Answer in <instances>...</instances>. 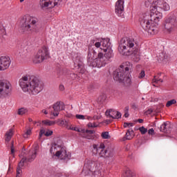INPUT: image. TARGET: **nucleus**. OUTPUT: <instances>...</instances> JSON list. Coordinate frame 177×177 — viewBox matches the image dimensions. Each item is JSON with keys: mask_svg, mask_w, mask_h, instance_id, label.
<instances>
[{"mask_svg": "<svg viewBox=\"0 0 177 177\" xmlns=\"http://www.w3.org/2000/svg\"><path fill=\"white\" fill-rule=\"evenodd\" d=\"M118 52L122 56L133 55V59L138 63L140 61V53L138 48V43L135 39L131 37H123L119 41L118 47Z\"/></svg>", "mask_w": 177, "mask_h": 177, "instance_id": "1", "label": "nucleus"}, {"mask_svg": "<svg viewBox=\"0 0 177 177\" xmlns=\"http://www.w3.org/2000/svg\"><path fill=\"white\" fill-rule=\"evenodd\" d=\"M95 55L96 56V52L93 50L88 52L87 57L88 64L90 67H98V68L104 67L106 64H109L110 63V59L114 56L113 50H108L107 51L102 50L98 53L97 58H95Z\"/></svg>", "mask_w": 177, "mask_h": 177, "instance_id": "2", "label": "nucleus"}, {"mask_svg": "<svg viewBox=\"0 0 177 177\" xmlns=\"http://www.w3.org/2000/svg\"><path fill=\"white\" fill-rule=\"evenodd\" d=\"M42 28V23L35 17L25 15L21 20V30L22 32L38 34Z\"/></svg>", "mask_w": 177, "mask_h": 177, "instance_id": "3", "label": "nucleus"}, {"mask_svg": "<svg viewBox=\"0 0 177 177\" xmlns=\"http://www.w3.org/2000/svg\"><path fill=\"white\" fill-rule=\"evenodd\" d=\"M19 86L24 92H29L32 95H38L41 92L39 80L34 76L29 78L27 76L22 77L19 80Z\"/></svg>", "mask_w": 177, "mask_h": 177, "instance_id": "4", "label": "nucleus"}, {"mask_svg": "<svg viewBox=\"0 0 177 177\" xmlns=\"http://www.w3.org/2000/svg\"><path fill=\"white\" fill-rule=\"evenodd\" d=\"M106 146L104 143L100 145L94 144L93 145V153L95 156H99V157H104L107 160H111L114 161L115 160V151L113 147H108L106 149Z\"/></svg>", "mask_w": 177, "mask_h": 177, "instance_id": "5", "label": "nucleus"}, {"mask_svg": "<svg viewBox=\"0 0 177 177\" xmlns=\"http://www.w3.org/2000/svg\"><path fill=\"white\" fill-rule=\"evenodd\" d=\"M162 10H165V8H160L157 6L151 7L150 9V21L152 24H156V27L158 26V21L162 19Z\"/></svg>", "mask_w": 177, "mask_h": 177, "instance_id": "6", "label": "nucleus"}, {"mask_svg": "<svg viewBox=\"0 0 177 177\" xmlns=\"http://www.w3.org/2000/svg\"><path fill=\"white\" fill-rule=\"evenodd\" d=\"M140 26L145 31H147L151 35L157 34L158 31V28H157L156 24H152L151 21H150L148 16L144 17V18L140 20Z\"/></svg>", "mask_w": 177, "mask_h": 177, "instance_id": "7", "label": "nucleus"}, {"mask_svg": "<svg viewBox=\"0 0 177 177\" xmlns=\"http://www.w3.org/2000/svg\"><path fill=\"white\" fill-rule=\"evenodd\" d=\"M47 59H49V51H48L46 46H43L38 50L37 55L33 58V63L35 64H39V63H42L44 60H47Z\"/></svg>", "mask_w": 177, "mask_h": 177, "instance_id": "8", "label": "nucleus"}, {"mask_svg": "<svg viewBox=\"0 0 177 177\" xmlns=\"http://www.w3.org/2000/svg\"><path fill=\"white\" fill-rule=\"evenodd\" d=\"M85 168H87L91 172H93L95 176H102L100 164H97L96 161L91 160H87L84 164V169H85Z\"/></svg>", "mask_w": 177, "mask_h": 177, "instance_id": "9", "label": "nucleus"}, {"mask_svg": "<svg viewBox=\"0 0 177 177\" xmlns=\"http://www.w3.org/2000/svg\"><path fill=\"white\" fill-rule=\"evenodd\" d=\"M165 28L167 32H172L177 26V17L175 15H170L165 20Z\"/></svg>", "mask_w": 177, "mask_h": 177, "instance_id": "10", "label": "nucleus"}, {"mask_svg": "<svg viewBox=\"0 0 177 177\" xmlns=\"http://www.w3.org/2000/svg\"><path fill=\"white\" fill-rule=\"evenodd\" d=\"M145 6L147 8H151L156 6V8H164L165 10H169V5L164 1V0H145Z\"/></svg>", "mask_w": 177, "mask_h": 177, "instance_id": "11", "label": "nucleus"}, {"mask_svg": "<svg viewBox=\"0 0 177 177\" xmlns=\"http://www.w3.org/2000/svg\"><path fill=\"white\" fill-rule=\"evenodd\" d=\"M125 71L121 67L120 69H117L113 73V80L115 81H118L119 82H122V80L124 75H128V71H129V67L127 66L124 68Z\"/></svg>", "mask_w": 177, "mask_h": 177, "instance_id": "12", "label": "nucleus"}, {"mask_svg": "<svg viewBox=\"0 0 177 177\" xmlns=\"http://www.w3.org/2000/svg\"><path fill=\"white\" fill-rule=\"evenodd\" d=\"M12 92L10 84L6 82L0 81V97H6Z\"/></svg>", "mask_w": 177, "mask_h": 177, "instance_id": "13", "label": "nucleus"}, {"mask_svg": "<svg viewBox=\"0 0 177 177\" xmlns=\"http://www.w3.org/2000/svg\"><path fill=\"white\" fill-rule=\"evenodd\" d=\"M63 0H40V6L41 8H49L52 9V8H55V6H57L60 2H62Z\"/></svg>", "mask_w": 177, "mask_h": 177, "instance_id": "14", "label": "nucleus"}, {"mask_svg": "<svg viewBox=\"0 0 177 177\" xmlns=\"http://www.w3.org/2000/svg\"><path fill=\"white\" fill-rule=\"evenodd\" d=\"M12 60L10 57L8 56H1L0 57V71H5L10 67Z\"/></svg>", "mask_w": 177, "mask_h": 177, "instance_id": "15", "label": "nucleus"}, {"mask_svg": "<svg viewBox=\"0 0 177 177\" xmlns=\"http://www.w3.org/2000/svg\"><path fill=\"white\" fill-rule=\"evenodd\" d=\"M124 2L125 1L124 0H118L115 3V12L119 17H124Z\"/></svg>", "mask_w": 177, "mask_h": 177, "instance_id": "16", "label": "nucleus"}, {"mask_svg": "<svg viewBox=\"0 0 177 177\" xmlns=\"http://www.w3.org/2000/svg\"><path fill=\"white\" fill-rule=\"evenodd\" d=\"M38 146L36 145L34 148V150L29 152V156L28 157H23L21 160L24 164L25 162H32L35 158H37V152L38 151Z\"/></svg>", "mask_w": 177, "mask_h": 177, "instance_id": "17", "label": "nucleus"}, {"mask_svg": "<svg viewBox=\"0 0 177 177\" xmlns=\"http://www.w3.org/2000/svg\"><path fill=\"white\" fill-rule=\"evenodd\" d=\"M53 115L54 117H57L59 115V113L66 109V106L64 105V102H57L53 105Z\"/></svg>", "mask_w": 177, "mask_h": 177, "instance_id": "18", "label": "nucleus"}, {"mask_svg": "<svg viewBox=\"0 0 177 177\" xmlns=\"http://www.w3.org/2000/svg\"><path fill=\"white\" fill-rule=\"evenodd\" d=\"M105 115H106V117H109L110 118H113V120H118L119 118H121L122 114L120 111L109 109V111H106Z\"/></svg>", "mask_w": 177, "mask_h": 177, "instance_id": "19", "label": "nucleus"}, {"mask_svg": "<svg viewBox=\"0 0 177 177\" xmlns=\"http://www.w3.org/2000/svg\"><path fill=\"white\" fill-rule=\"evenodd\" d=\"M55 157H59L61 160H67L68 158V155H67V151L64 147H61V149L59 151H57L55 154Z\"/></svg>", "mask_w": 177, "mask_h": 177, "instance_id": "20", "label": "nucleus"}, {"mask_svg": "<svg viewBox=\"0 0 177 177\" xmlns=\"http://www.w3.org/2000/svg\"><path fill=\"white\" fill-rule=\"evenodd\" d=\"M82 132L83 134L82 137L85 139H88L89 140H92L93 139V133H95V131L93 130H86L82 129Z\"/></svg>", "mask_w": 177, "mask_h": 177, "instance_id": "21", "label": "nucleus"}, {"mask_svg": "<svg viewBox=\"0 0 177 177\" xmlns=\"http://www.w3.org/2000/svg\"><path fill=\"white\" fill-rule=\"evenodd\" d=\"M102 46L104 48L102 51L107 52V50H113L111 49V43H110V39L106 38L102 39Z\"/></svg>", "mask_w": 177, "mask_h": 177, "instance_id": "22", "label": "nucleus"}, {"mask_svg": "<svg viewBox=\"0 0 177 177\" xmlns=\"http://www.w3.org/2000/svg\"><path fill=\"white\" fill-rule=\"evenodd\" d=\"M169 129H171V123L169 122H165L161 126L160 131V132H163L165 133H169Z\"/></svg>", "mask_w": 177, "mask_h": 177, "instance_id": "23", "label": "nucleus"}, {"mask_svg": "<svg viewBox=\"0 0 177 177\" xmlns=\"http://www.w3.org/2000/svg\"><path fill=\"white\" fill-rule=\"evenodd\" d=\"M63 145H62V144L59 145L56 142H54V144H53L51 145V147L50 149V153L51 154H53V156H55L56 154V153H57V151H59V150L57 149H59V150L62 149V147Z\"/></svg>", "mask_w": 177, "mask_h": 177, "instance_id": "24", "label": "nucleus"}, {"mask_svg": "<svg viewBox=\"0 0 177 177\" xmlns=\"http://www.w3.org/2000/svg\"><path fill=\"white\" fill-rule=\"evenodd\" d=\"M129 75V72H128V74L125 75L122 80V82L124 84V86H131V85H132V80H131V77Z\"/></svg>", "mask_w": 177, "mask_h": 177, "instance_id": "25", "label": "nucleus"}, {"mask_svg": "<svg viewBox=\"0 0 177 177\" xmlns=\"http://www.w3.org/2000/svg\"><path fill=\"white\" fill-rule=\"evenodd\" d=\"M24 167V162L23 161H20L19 162L18 167H17V176L16 177H21V174L23 173V171L21 170V168Z\"/></svg>", "mask_w": 177, "mask_h": 177, "instance_id": "26", "label": "nucleus"}, {"mask_svg": "<svg viewBox=\"0 0 177 177\" xmlns=\"http://www.w3.org/2000/svg\"><path fill=\"white\" fill-rule=\"evenodd\" d=\"M13 136V129H10L8 132L6 133V142H9Z\"/></svg>", "mask_w": 177, "mask_h": 177, "instance_id": "27", "label": "nucleus"}, {"mask_svg": "<svg viewBox=\"0 0 177 177\" xmlns=\"http://www.w3.org/2000/svg\"><path fill=\"white\" fill-rule=\"evenodd\" d=\"M77 70L81 74L85 73V68H84V64L82 62L77 64Z\"/></svg>", "mask_w": 177, "mask_h": 177, "instance_id": "28", "label": "nucleus"}, {"mask_svg": "<svg viewBox=\"0 0 177 177\" xmlns=\"http://www.w3.org/2000/svg\"><path fill=\"white\" fill-rule=\"evenodd\" d=\"M160 75H161V73L158 74L157 76H155L153 80V82H155L156 84H158L159 82H164V80L160 78Z\"/></svg>", "mask_w": 177, "mask_h": 177, "instance_id": "29", "label": "nucleus"}, {"mask_svg": "<svg viewBox=\"0 0 177 177\" xmlns=\"http://www.w3.org/2000/svg\"><path fill=\"white\" fill-rule=\"evenodd\" d=\"M133 133V130H132V129H130L127 131V132L126 133V138H127V140H131V139H132L131 135Z\"/></svg>", "mask_w": 177, "mask_h": 177, "instance_id": "30", "label": "nucleus"}, {"mask_svg": "<svg viewBox=\"0 0 177 177\" xmlns=\"http://www.w3.org/2000/svg\"><path fill=\"white\" fill-rule=\"evenodd\" d=\"M28 112V110L27 109L21 108L18 110L17 114H19V115H24V114H26Z\"/></svg>", "mask_w": 177, "mask_h": 177, "instance_id": "31", "label": "nucleus"}, {"mask_svg": "<svg viewBox=\"0 0 177 177\" xmlns=\"http://www.w3.org/2000/svg\"><path fill=\"white\" fill-rule=\"evenodd\" d=\"M167 59H168V55H165L164 53H161L159 55V60H160V62H162Z\"/></svg>", "mask_w": 177, "mask_h": 177, "instance_id": "32", "label": "nucleus"}, {"mask_svg": "<svg viewBox=\"0 0 177 177\" xmlns=\"http://www.w3.org/2000/svg\"><path fill=\"white\" fill-rule=\"evenodd\" d=\"M42 122L45 125H48L49 127H52V125H55V121H50V120H43Z\"/></svg>", "mask_w": 177, "mask_h": 177, "instance_id": "33", "label": "nucleus"}, {"mask_svg": "<svg viewBox=\"0 0 177 177\" xmlns=\"http://www.w3.org/2000/svg\"><path fill=\"white\" fill-rule=\"evenodd\" d=\"M101 136L102 139H110V135L109 134V132L105 131L102 132L101 134Z\"/></svg>", "mask_w": 177, "mask_h": 177, "instance_id": "34", "label": "nucleus"}, {"mask_svg": "<svg viewBox=\"0 0 177 177\" xmlns=\"http://www.w3.org/2000/svg\"><path fill=\"white\" fill-rule=\"evenodd\" d=\"M176 100H171L168 101L166 104V107H170V106H172V104H176Z\"/></svg>", "mask_w": 177, "mask_h": 177, "instance_id": "35", "label": "nucleus"}, {"mask_svg": "<svg viewBox=\"0 0 177 177\" xmlns=\"http://www.w3.org/2000/svg\"><path fill=\"white\" fill-rule=\"evenodd\" d=\"M139 131L142 133V135H145V133H147V129L145 128V127H140Z\"/></svg>", "mask_w": 177, "mask_h": 177, "instance_id": "36", "label": "nucleus"}, {"mask_svg": "<svg viewBox=\"0 0 177 177\" xmlns=\"http://www.w3.org/2000/svg\"><path fill=\"white\" fill-rule=\"evenodd\" d=\"M124 177H133L132 175V171L127 170L124 173Z\"/></svg>", "mask_w": 177, "mask_h": 177, "instance_id": "37", "label": "nucleus"}, {"mask_svg": "<svg viewBox=\"0 0 177 177\" xmlns=\"http://www.w3.org/2000/svg\"><path fill=\"white\" fill-rule=\"evenodd\" d=\"M6 34V32L5 31V28L3 26L0 27V37H3Z\"/></svg>", "mask_w": 177, "mask_h": 177, "instance_id": "38", "label": "nucleus"}, {"mask_svg": "<svg viewBox=\"0 0 177 177\" xmlns=\"http://www.w3.org/2000/svg\"><path fill=\"white\" fill-rule=\"evenodd\" d=\"M28 135H31V129H28L26 131V132L24 134V138H28Z\"/></svg>", "mask_w": 177, "mask_h": 177, "instance_id": "39", "label": "nucleus"}, {"mask_svg": "<svg viewBox=\"0 0 177 177\" xmlns=\"http://www.w3.org/2000/svg\"><path fill=\"white\" fill-rule=\"evenodd\" d=\"M76 118L77 120H86L85 115H76Z\"/></svg>", "mask_w": 177, "mask_h": 177, "instance_id": "40", "label": "nucleus"}, {"mask_svg": "<svg viewBox=\"0 0 177 177\" xmlns=\"http://www.w3.org/2000/svg\"><path fill=\"white\" fill-rule=\"evenodd\" d=\"M52 135H53V131L51 130H48L46 133H45V136H52Z\"/></svg>", "mask_w": 177, "mask_h": 177, "instance_id": "41", "label": "nucleus"}, {"mask_svg": "<svg viewBox=\"0 0 177 177\" xmlns=\"http://www.w3.org/2000/svg\"><path fill=\"white\" fill-rule=\"evenodd\" d=\"M146 74L145 73V71H142L138 76V78H145Z\"/></svg>", "mask_w": 177, "mask_h": 177, "instance_id": "42", "label": "nucleus"}, {"mask_svg": "<svg viewBox=\"0 0 177 177\" xmlns=\"http://www.w3.org/2000/svg\"><path fill=\"white\" fill-rule=\"evenodd\" d=\"M60 124L61 125H64L66 127V125H68V121L64 120L61 121Z\"/></svg>", "mask_w": 177, "mask_h": 177, "instance_id": "43", "label": "nucleus"}, {"mask_svg": "<svg viewBox=\"0 0 177 177\" xmlns=\"http://www.w3.org/2000/svg\"><path fill=\"white\" fill-rule=\"evenodd\" d=\"M71 129L72 131H75V132H82V130H80L79 128L77 127H72L71 128Z\"/></svg>", "mask_w": 177, "mask_h": 177, "instance_id": "44", "label": "nucleus"}, {"mask_svg": "<svg viewBox=\"0 0 177 177\" xmlns=\"http://www.w3.org/2000/svg\"><path fill=\"white\" fill-rule=\"evenodd\" d=\"M45 133V129H41L40 131H39V138H42V135H44Z\"/></svg>", "mask_w": 177, "mask_h": 177, "instance_id": "45", "label": "nucleus"}, {"mask_svg": "<svg viewBox=\"0 0 177 177\" xmlns=\"http://www.w3.org/2000/svg\"><path fill=\"white\" fill-rule=\"evenodd\" d=\"M88 128H96V127H97V125H93V123L89 122L88 124Z\"/></svg>", "mask_w": 177, "mask_h": 177, "instance_id": "46", "label": "nucleus"}, {"mask_svg": "<svg viewBox=\"0 0 177 177\" xmlns=\"http://www.w3.org/2000/svg\"><path fill=\"white\" fill-rule=\"evenodd\" d=\"M149 135H154V129H149L148 130Z\"/></svg>", "mask_w": 177, "mask_h": 177, "instance_id": "47", "label": "nucleus"}, {"mask_svg": "<svg viewBox=\"0 0 177 177\" xmlns=\"http://www.w3.org/2000/svg\"><path fill=\"white\" fill-rule=\"evenodd\" d=\"M94 45H95V48H100V46H102V43L97 41L95 43Z\"/></svg>", "mask_w": 177, "mask_h": 177, "instance_id": "48", "label": "nucleus"}, {"mask_svg": "<svg viewBox=\"0 0 177 177\" xmlns=\"http://www.w3.org/2000/svg\"><path fill=\"white\" fill-rule=\"evenodd\" d=\"M13 141L11 143V154H15V148L13 147Z\"/></svg>", "mask_w": 177, "mask_h": 177, "instance_id": "49", "label": "nucleus"}, {"mask_svg": "<svg viewBox=\"0 0 177 177\" xmlns=\"http://www.w3.org/2000/svg\"><path fill=\"white\" fill-rule=\"evenodd\" d=\"M129 106H126L124 108V113H129Z\"/></svg>", "mask_w": 177, "mask_h": 177, "instance_id": "50", "label": "nucleus"}, {"mask_svg": "<svg viewBox=\"0 0 177 177\" xmlns=\"http://www.w3.org/2000/svg\"><path fill=\"white\" fill-rule=\"evenodd\" d=\"M124 117H125V118H128V117H129V112H124Z\"/></svg>", "mask_w": 177, "mask_h": 177, "instance_id": "51", "label": "nucleus"}, {"mask_svg": "<svg viewBox=\"0 0 177 177\" xmlns=\"http://www.w3.org/2000/svg\"><path fill=\"white\" fill-rule=\"evenodd\" d=\"M59 90H61V91H64V86L62 85V84L59 85Z\"/></svg>", "mask_w": 177, "mask_h": 177, "instance_id": "52", "label": "nucleus"}, {"mask_svg": "<svg viewBox=\"0 0 177 177\" xmlns=\"http://www.w3.org/2000/svg\"><path fill=\"white\" fill-rule=\"evenodd\" d=\"M147 114H151L153 113V111L151 109H149L148 111H147Z\"/></svg>", "mask_w": 177, "mask_h": 177, "instance_id": "53", "label": "nucleus"}, {"mask_svg": "<svg viewBox=\"0 0 177 177\" xmlns=\"http://www.w3.org/2000/svg\"><path fill=\"white\" fill-rule=\"evenodd\" d=\"M41 113H44V114L47 115V114H48V111L46 110V109H43V110L41 111Z\"/></svg>", "mask_w": 177, "mask_h": 177, "instance_id": "54", "label": "nucleus"}, {"mask_svg": "<svg viewBox=\"0 0 177 177\" xmlns=\"http://www.w3.org/2000/svg\"><path fill=\"white\" fill-rule=\"evenodd\" d=\"M127 127H129V123H128V122H124V128H127Z\"/></svg>", "mask_w": 177, "mask_h": 177, "instance_id": "55", "label": "nucleus"}, {"mask_svg": "<svg viewBox=\"0 0 177 177\" xmlns=\"http://www.w3.org/2000/svg\"><path fill=\"white\" fill-rule=\"evenodd\" d=\"M86 120H93V118L91 116H86Z\"/></svg>", "mask_w": 177, "mask_h": 177, "instance_id": "56", "label": "nucleus"}, {"mask_svg": "<svg viewBox=\"0 0 177 177\" xmlns=\"http://www.w3.org/2000/svg\"><path fill=\"white\" fill-rule=\"evenodd\" d=\"M24 151H26V149H24V148H22V153H21V154H22V156L24 157Z\"/></svg>", "mask_w": 177, "mask_h": 177, "instance_id": "57", "label": "nucleus"}, {"mask_svg": "<svg viewBox=\"0 0 177 177\" xmlns=\"http://www.w3.org/2000/svg\"><path fill=\"white\" fill-rule=\"evenodd\" d=\"M138 122L140 124H142V122H143V119H138Z\"/></svg>", "mask_w": 177, "mask_h": 177, "instance_id": "58", "label": "nucleus"}, {"mask_svg": "<svg viewBox=\"0 0 177 177\" xmlns=\"http://www.w3.org/2000/svg\"><path fill=\"white\" fill-rule=\"evenodd\" d=\"M131 106H132V108L134 109H137L136 104H133Z\"/></svg>", "mask_w": 177, "mask_h": 177, "instance_id": "59", "label": "nucleus"}, {"mask_svg": "<svg viewBox=\"0 0 177 177\" xmlns=\"http://www.w3.org/2000/svg\"><path fill=\"white\" fill-rule=\"evenodd\" d=\"M129 127H133V123H129Z\"/></svg>", "mask_w": 177, "mask_h": 177, "instance_id": "60", "label": "nucleus"}, {"mask_svg": "<svg viewBox=\"0 0 177 177\" xmlns=\"http://www.w3.org/2000/svg\"><path fill=\"white\" fill-rule=\"evenodd\" d=\"M19 2L22 3V2H24V0H19Z\"/></svg>", "mask_w": 177, "mask_h": 177, "instance_id": "61", "label": "nucleus"}, {"mask_svg": "<svg viewBox=\"0 0 177 177\" xmlns=\"http://www.w3.org/2000/svg\"><path fill=\"white\" fill-rule=\"evenodd\" d=\"M30 122H32V119H29Z\"/></svg>", "mask_w": 177, "mask_h": 177, "instance_id": "62", "label": "nucleus"}, {"mask_svg": "<svg viewBox=\"0 0 177 177\" xmlns=\"http://www.w3.org/2000/svg\"><path fill=\"white\" fill-rule=\"evenodd\" d=\"M93 125H97V124H96V123L93 122Z\"/></svg>", "mask_w": 177, "mask_h": 177, "instance_id": "63", "label": "nucleus"}]
</instances>
